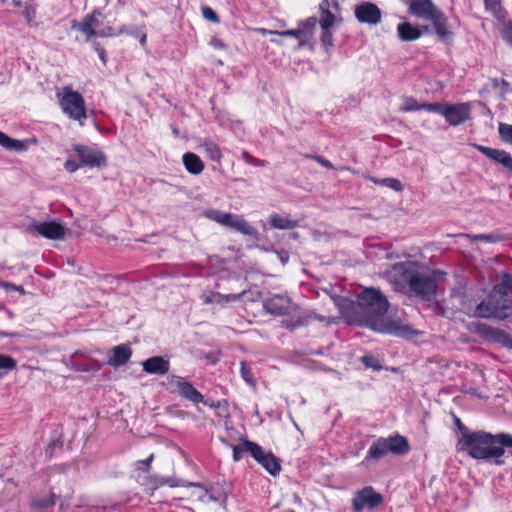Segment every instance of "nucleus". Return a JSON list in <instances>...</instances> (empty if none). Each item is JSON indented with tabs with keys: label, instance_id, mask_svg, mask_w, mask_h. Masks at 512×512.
Returning a JSON list of instances; mask_svg holds the SVG:
<instances>
[{
	"label": "nucleus",
	"instance_id": "obj_1",
	"mask_svg": "<svg viewBox=\"0 0 512 512\" xmlns=\"http://www.w3.org/2000/svg\"><path fill=\"white\" fill-rule=\"evenodd\" d=\"M337 305L342 316L350 324L366 326L377 332L400 337L413 333L409 326L385 318L389 302L386 296L376 288H366L357 295L356 301L341 299Z\"/></svg>",
	"mask_w": 512,
	"mask_h": 512
},
{
	"label": "nucleus",
	"instance_id": "obj_2",
	"mask_svg": "<svg viewBox=\"0 0 512 512\" xmlns=\"http://www.w3.org/2000/svg\"><path fill=\"white\" fill-rule=\"evenodd\" d=\"M459 286L464 289L459 294L461 310L469 316L504 320L509 316L512 309V276L504 274L498 284H496L486 299L480 303H475L471 295L466 291L468 280L460 277Z\"/></svg>",
	"mask_w": 512,
	"mask_h": 512
},
{
	"label": "nucleus",
	"instance_id": "obj_3",
	"mask_svg": "<svg viewBox=\"0 0 512 512\" xmlns=\"http://www.w3.org/2000/svg\"><path fill=\"white\" fill-rule=\"evenodd\" d=\"M391 280L401 289L406 287L416 296L431 300L437 290L439 272L422 273L416 262H401L392 266Z\"/></svg>",
	"mask_w": 512,
	"mask_h": 512
},
{
	"label": "nucleus",
	"instance_id": "obj_4",
	"mask_svg": "<svg viewBox=\"0 0 512 512\" xmlns=\"http://www.w3.org/2000/svg\"><path fill=\"white\" fill-rule=\"evenodd\" d=\"M458 445L461 450L468 451L475 459L499 458L504 454V447H512V436L509 434H492L478 431L469 433L465 431Z\"/></svg>",
	"mask_w": 512,
	"mask_h": 512
},
{
	"label": "nucleus",
	"instance_id": "obj_5",
	"mask_svg": "<svg viewBox=\"0 0 512 512\" xmlns=\"http://www.w3.org/2000/svg\"><path fill=\"white\" fill-rule=\"evenodd\" d=\"M58 96L62 111L82 126L87 118L86 105L82 95L70 87H63L62 94L59 93Z\"/></svg>",
	"mask_w": 512,
	"mask_h": 512
},
{
	"label": "nucleus",
	"instance_id": "obj_6",
	"mask_svg": "<svg viewBox=\"0 0 512 512\" xmlns=\"http://www.w3.org/2000/svg\"><path fill=\"white\" fill-rule=\"evenodd\" d=\"M409 451V444L406 438L395 436L389 438H380L374 442L368 452L366 459H380L387 455L388 452L402 455Z\"/></svg>",
	"mask_w": 512,
	"mask_h": 512
},
{
	"label": "nucleus",
	"instance_id": "obj_7",
	"mask_svg": "<svg viewBox=\"0 0 512 512\" xmlns=\"http://www.w3.org/2000/svg\"><path fill=\"white\" fill-rule=\"evenodd\" d=\"M204 215L220 225L235 229L236 231L247 235H256V229L251 226L242 216L232 213L222 212L216 209H210L204 212Z\"/></svg>",
	"mask_w": 512,
	"mask_h": 512
},
{
	"label": "nucleus",
	"instance_id": "obj_8",
	"mask_svg": "<svg viewBox=\"0 0 512 512\" xmlns=\"http://www.w3.org/2000/svg\"><path fill=\"white\" fill-rule=\"evenodd\" d=\"M426 110L442 114L450 125L456 126L470 118L471 106L469 103H461L443 106L432 103L425 106Z\"/></svg>",
	"mask_w": 512,
	"mask_h": 512
},
{
	"label": "nucleus",
	"instance_id": "obj_9",
	"mask_svg": "<svg viewBox=\"0 0 512 512\" xmlns=\"http://www.w3.org/2000/svg\"><path fill=\"white\" fill-rule=\"evenodd\" d=\"M471 330L489 342L512 349V337L502 329L494 328L485 323H473Z\"/></svg>",
	"mask_w": 512,
	"mask_h": 512
},
{
	"label": "nucleus",
	"instance_id": "obj_10",
	"mask_svg": "<svg viewBox=\"0 0 512 512\" xmlns=\"http://www.w3.org/2000/svg\"><path fill=\"white\" fill-rule=\"evenodd\" d=\"M383 501L381 494L377 493L371 486H367L358 491L353 498V508L356 512L363 509H374Z\"/></svg>",
	"mask_w": 512,
	"mask_h": 512
},
{
	"label": "nucleus",
	"instance_id": "obj_11",
	"mask_svg": "<svg viewBox=\"0 0 512 512\" xmlns=\"http://www.w3.org/2000/svg\"><path fill=\"white\" fill-rule=\"evenodd\" d=\"M264 307L267 312L279 316L293 315L298 311L297 305L293 304L287 297L281 295H274L264 302Z\"/></svg>",
	"mask_w": 512,
	"mask_h": 512
},
{
	"label": "nucleus",
	"instance_id": "obj_12",
	"mask_svg": "<svg viewBox=\"0 0 512 512\" xmlns=\"http://www.w3.org/2000/svg\"><path fill=\"white\" fill-rule=\"evenodd\" d=\"M252 448L253 458L260 463L271 475H277L281 466L278 459L271 452H264L258 444H249Z\"/></svg>",
	"mask_w": 512,
	"mask_h": 512
},
{
	"label": "nucleus",
	"instance_id": "obj_13",
	"mask_svg": "<svg viewBox=\"0 0 512 512\" xmlns=\"http://www.w3.org/2000/svg\"><path fill=\"white\" fill-rule=\"evenodd\" d=\"M97 14V12H93L92 14L85 16L81 22L74 21L72 23V28L84 33L87 39H90L92 36H107L108 34L103 30H97L101 24L97 18Z\"/></svg>",
	"mask_w": 512,
	"mask_h": 512
},
{
	"label": "nucleus",
	"instance_id": "obj_14",
	"mask_svg": "<svg viewBox=\"0 0 512 512\" xmlns=\"http://www.w3.org/2000/svg\"><path fill=\"white\" fill-rule=\"evenodd\" d=\"M355 16L361 23L376 25L381 21L380 9L371 2H364L355 7Z\"/></svg>",
	"mask_w": 512,
	"mask_h": 512
},
{
	"label": "nucleus",
	"instance_id": "obj_15",
	"mask_svg": "<svg viewBox=\"0 0 512 512\" xmlns=\"http://www.w3.org/2000/svg\"><path fill=\"white\" fill-rule=\"evenodd\" d=\"M32 228L43 237L53 240L63 239L66 234L65 227L54 221L37 223Z\"/></svg>",
	"mask_w": 512,
	"mask_h": 512
},
{
	"label": "nucleus",
	"instance_id": "obj_16",
	"mask_svg": "<svg viewBox=\"0 0 512 512\" xmlns=\"http://www.w3.org/2000/svg\"><path fill=\"white\" fill-rule=\"evenodd\" d=\"M407 5L411 14L426 20L438 10L431 0H408Z\"/></svg>",
	"mask_w": 512,
	"mask_h": 512
},
{
	"label": "nucleus",
	"instance_id": "obj_17",
	"mask_svg": "<svg viewBox=\"0 0 512 512\" xmlns=\"http://www.w3.org/2000/svg\"><path fill=\"white\" fill-rule=\"evenodd\" d=\"M75 150L84 165L100 167L106 163V158L100 151L82 146L76 147Z\"/></svg>",
	"mask_w": 512,
	"mask_h": 512
},
{
	"label": "nucleus",
	"instance_id": "obj_18",
	"mask_svg": "<svg viewBox=\"0 0 512 512\" xmlns=\"http://www.w3.org/2000/svg\"><path fill=\"white\" fill-rule=\"evenodd\" d=\"M474 147L491 160L499 164H502L505 168L512 172V157L506 151L493 149L477 144H475Z\"/></svg>",
	"mask_w": 512,
	"mask_h": 512
},
{
	"label": "nucleus",
	"instance_id": "obj_19",
	"mask_svg": "<svg viewBox=\"0 0 512 512\" xmlns=\"http://www.w3.org/2000/svg\"><path fill=\"white\" fill-rule=\"evenodd\" d=\"M429 20L432 21L435 32L441 40L451 38L452 31L448 26V19L440 10H437Z\"/></svg>",
	"mask_w": 512,
	"mask_h": 512
},
{
	"label": "nucleus",
	"instance_id": "obj_20",
	"mask_svg": "<svg viewBox=\"0 0 512 512\" xmlns=\"http://www.w3.org/2000/svg\"><path fill=\"white\" fill-rule=\"evenodd\" d=\"M144 371L164 375L169 371V361L160 356L151 357L142 363Z\"/></svg>",
	"mask_w": 512,
	"mask_h": 512
},
{
	"label": "nucleus",
	"instance_id": "obj_21",
	"mask_svg": "<svg viewBox=\"0 0 512 512\" xmlns=\"http://www.w3.org/2000/svg\"><path fill=\"white\" fill-rule=\"evenodd\" d=\"M132 351L126 345L116 346L112 351V356L108 360V364L113 367L124 365L131 357Z\"/></svg>",
	"mask_w": 512,
	"mask_h": 512
},
{
	"label": "nucleus",
	"instance_id": "obj_22",
	"mask_svg": "<svg viewBox=\"0 0 512 512\" xmlns=\"http://www.w3.org/2000/svg\"><path fill=\"white\" fill-rule=\"evenodd\" d=\"M183 163L186 170L193 175H198L204 170L203 161L192 152H187L183 155Z\"/></svg>",
	"mask_w": 512,
	"mask_h": 512
},
{
	"label": "nucleus",
	"instance_id": "obj_23",
	"mask_svg": "<svg viewBox=\"0 0 512 512\" xmlns=\"http://www.w3.org/2000/svg\"><path fill=\"white\" fill-rule=\"evenodd\" d=\"M177 388L180 395H182L186 399L194 403H199L203 401L202 394L198 392L189 382L178 380Z\"/></svg>",
	"mask_w": 512,
	"mask_h": 512
},
{
	"label": "nucleus",
	"instance_id": "obj_24",
	"mask_svg": "<svg viewBox=\"0 0 512 512\" xmlns=\"http://www.w3.org/2000/svg\"><path fill=\"white\" fill-rule=\"evenodd\" d=\"M244 293L245 292L243 291L239 294L223 295L218 292H210L208 295H205L203 297V301L205 304H211V303L224 304V303H227L230 301H236V300L240 299Z\"/></svg>",
	"mask_w": 512,
	"mask_h": 512
},
{
	"label": "nucleus",
	"instance_id": "obj_25",
	"mask_svg": "<svg viewBox=\"0 0 512 512\" xmlns=\"http://www.w3.org/2000/svg\"><path fill=\"white\" fill-rule=\"evenodd\" d=\"M169 485L170 487L177 486H193L201 488L199 483L186 482L184 480L176 479V478H158L154 477L151 479V486L153 489L158 488L159 486Z\"/></svg>",
	"mask_w": 512,
	"mask_h": 512
},
{
	"label": "nucleus",
	"instance_id": "obj_26",
	"mask_svg": "<svg viewBox=\"0 0 512 512\" xmlns=\"http://www.w3.org/2000/svg\"><path fill=\"white\" fill-rule=\"evenodd\" d=\"M399 37L403 41H412L418 39L422 35V31L410 23H401L398 25Z\"/></svg>",
	"mask_w": 512,
	"mask_h": 512
},
{
	"label": "nucleus",
	"instance_id": "obj_27",
	"mask_svg": "<svg viewBox=\"0 0 512 512\" xmlns=\"http://www.w3.org/2000/svg\"><path fill=\"white\" fill-rule=\"evenodd\" d=\"M270 224L275 229L289 230L297 227L299 222L286 216L273 214L270 216Z\"/></svg>",
	"mask_w": 512,
	"mask_h": 512
},
{
	"label": "nucleus",
	"instance_id": "obj_28",
	"mask_svg": "<svg viewBox=\"0 0 512 512\" xmlns=\"http://www.w3.org/2000/svg\"><path fill=\"white\" fill-rule=\"evenodd\" d=\"M0 145L8 150H14V151H24L27 149V145L25 142L16 140V139H12L1 131H0Z\"/></svg>",
	"mask_w": 512,
	"mask_h": 512
},
{
	"label": "nucleus",
	"instance_id": "obj_29",
	"mask_svg": "<svg viewBox=\"0 0 512 512\" xmlns=\"http://www.w3.org/2000/svg\"><path fill=\"white\" fill-rule=\"evenodd\" d=\"M321 9V19L320 25L323 30H329L334 25L336 20L335 15L328 9V4L325 5L324 2L320 4Z\"/></svg>",
	"mask_w": 512,
	"mask_h": 512
},
{
	"label": "nucleus",
	"instance_id": "obj_30",
	"mask_svg": "<svg viewBox=\"0 0 512 512\" xmlns=\"http://www.w3.org/2000/svg\"><path fill=\"white\" fill-rule=\"evenodd\" d=\"M55 504V495L50 494L47 496H44L42 498H35L31 501V507L37 511L42 512L46 510L47 508L53 506Z\"/></svg>",
	"mask_w": 512,
	"mask_h": 512
},
{
	"label": "nucleus",
	"instance_id": "obj_31",
	"mask_svg": "<svg viewBox=\"0 0 512 512\" xmlns=\"http://www.w3.org/2000/svg\"><path fill=\"white\" fill-rule=\"evenodd\" d=\"M203 147L205 149L206 154L208 155V157L211 160H213L217 163L221 162L222 153H221L219 146L216 143H214L212 141H205L203 143Z\"/></svg>",
	"mask_w": 512,
	"mask_h": 512
},
{
	"label": "nucleus",
	"instance_id": "obj_32",
	"mask_svg": "<svg viewBox=\"0 0 512 512\" xmlns=\"http://www.w3.org/2000/svg\"><path fill=\"white\" fill-rule=\"evenodd\" d=\"M462 236L470 239L471 241H485L488 243H495L503 240V236L499 234H478V235H472V234H462Z\"/></svg>",
	"mask_w": 512,
	"mask_h": 512
},
{
	"label": "nucleus",
	"instance_id": "obj_33",
	"mask_svg": "<svg viewBox=\"0 0 512 512\" xmlns=\"http://www.w3.org/2000/svg\"><path fill=\"white\" fill-rule=\"evenodd\" d=\"M316 24H317V19L315 17H310L306 21L302 22L299 25V28L303 32V37H304V39H306V42L309 40V37L312 35V32L315 29Z\"/></svg>",
	"mask_w": 512,
	"mask_h": 512
},
{
	"label": "nucleus",
	"instance_id": "obj_34",
	"mask_svg": "<svg viewBox=\"0 0 512 512\" xmlns=\"http://www.w3.org/2000/svg\"><path fill=\"white\" fill-rule=\"evenodd\" d=\"M249 444H255L254 442L245 440L241 445L235 446L233 448V458L235 461H238L242 458L244 452H249L252 455V448Z\"/></svg>",
	"mask_w": 512,
	"mask_h": 512
},
{
	"label": "nucleus",
	"instance_id": "obj_35",
	"mask_svg": "<svg viewBox=\"0 0 512 512\" xmlns=\"http://www.w3.org/2000/svg\"><path fill=\"white\" fill-rule=\"evenodd\" d=\"M309 319H318V320H320V321H323V320H324V318H323V317H321V316H318V315H316V314H309V315H308V316H306V317H300V316H299V317H298V319H297V321H296L295 323H292V322H291V321H289V320H286V321H284L283 323L285 324V326H286L287 328H294V327H296V326H302V325L306 324V323L308 322V320H309Z\"/></svg>",
	"mask_w": 512,
	"mask_h": 512
},
{
	"label": "nucleus",
	"instance_id": "obj_36",
	"mask_svg": "<svg viewBox=\"0 0 512 512\" xmlns=\"http://www.w3.org/2000/svg\"><path fill=\"white\" fill-rule=\"evenodd\" d=\"M485 6L488 10L492 11L494 16L498 19L503 18V11L500 5V0H484Z\"/></svg>",
	"mask_w": 512,
	"mask_h": 512
},
{
	"label": "nucleus",
	"instance_id": "obj_37",
	"mask_svg": "<svg viewBox=\"0 0 512 512\" xmlns=\"http://www.w3.org/2000/svg\"><path fill=\"white\" fill-rule=\"evenodd\" d=\"M426 105L427 104L419 105L415 99L406 98V99H404L403 106H402L401 110L406 111V112L416 111V110H420V109L426 110V107H425Z\"/></svg>",
	"mask_w": 512,
	"mask_h": 512
},
{
	"label": "nucleus",
	"instance_id": "obj_38",
	"mask_svg": "<svg viewBox=\"0 0 512 512\" xmlns=\"http://www.w3.org/2000/svg\"><path fill=\"white\" fill-rule=\"evenodd\" d=\"M381 185L389 187L396 192H402L404 189L403 184L396 178H384L381 179Z\"/></svg>",
	"mask_w": 512,
	"mask_h": 512
},
{
	"label": "nucleus",
	"instance_id": "obj_39",
	"mask_svg": "<svg viewBox=\"0 0 512 512\" xmlns=\"http://www.w3.org/2000/svg\"><path fill=\"white\" fill-rule=\"evenodd\" d=\"M281 36H292L299 40V46L302 47L306 44V39L303 37V32L298 27L297 29L285 30L282 32H278Z\"/></svg>",
	"mask_w": 512,
	"mask_h": 512
},
{
	"label": "nucleus",
	"instance_id": "obj_40",
	"mask_svg": "<svg viewBox=\"0 0 512 512\" xmlns=\"http://www.w3.org/2000/svg\"><path fill=\"white\" fill-rule=\"evenodd\" d=\"M241 376L247 384L255 387L256 383L253 374L244 361L241 362Z\"/></svg>",
	"mask_w": 512,
	"mask_h": 512
},
{
	"label": "nucleus",
	"instance_id": "obj_41",
	"mask_svg": "<svg viewBox=\"0 0 512 512\" xmlns=\"http://www.w3.org/2000/svg\"><path fill=\"white\" fill-rule=\"evenodd\" d=\"M102 367L101 363L96 360H90L85 364H78L76 369L83 372L98 371Z\"/></svg>",
	"mask_w": 512,
	"mask_h": 512
},
{
	"label": "nucleus",
	"instance_id": "obj_42",
	"mask_svg": "<svg viewBox=\"0 0 512 512\" xmlns=\"http://www.w3.org/2000/svg\"><path fill=\"white\" fill-rule=\"evenodd\" d=\"M499 134L503 141L512 143V125L501 123L499 125Z\"/></svg>",
	"mask_w": 512,
	"mask_h": 512
},
{
	"label": "nucleus",
	"instance_id": "obj_43",
	"mask_svg": "<svg viewBox=\"0 0 512 512\" xmlns=\"http://www.w3.org/2000/svg\"><path fill=\"white\" fill-rule=\"evenodd\" d=\"M362 361L367 367L373 368L374 370L382 369L379 359L373 355L364 356Z\"/></svg>",
	"mask_w": 512,
	"mask_h": 512
},
{
	"label": "nucleus",
	"instance_id": "obj_44",
	"mask_svg": "<svg viewBox=\"0 0 512 512\" xmlns=\"http://www.w3.org/2000/svg\"><path fill=\"white\" fill-rule=\"evenodd\" d=\"M201 11H202L203 17L206 20H208L210 22H213V23H219L220 22V19H219L218 15L216 14V12L212 8H210L208 6H204V7H202Z\"/></svg>",
	"mask_w": 512,
	"mask_h": 512
},
{
	"label": "nucleus",
	"instance_id": "obj_45",
	"mask_svg": "<svg viewBox=\"0 0 512 512\" xmlns=\"http://www.w3.org/2000/svg\"><path fill=\"white\" fill-rule=\"evenodd\" d=\"M16 367V361L7 355L0 354V369L12 370Z\"/></svg>",
	"mask_w": 512,
	"mask_h": 512
},
{
	"label": "nucleus",
	"instance_id": "obj_46",
	"mask_svg": "<svg viewBox=\"0 0 512 512\" xmlns=\"http://www.w3.org/2000/svg\"><path fill=\"white\" fill-rule=\"evenodd\" d=\"M500 30L502 36L512 44V22L503 23Z\"/></svg>",
	"mask_w": 512,
	"mask_h": 512
},
{
	"label": "nucleus",
	"instance_id": "obj_47",
	"mask_svg": "<svg viewBox=\"0 0 512 512\" xmlns=\"http://www.w3.org/2000/svg\"><path fill=\"white\" fill-rule=\"evenodd\" d=\"M29 25H34L33 21L36 18V9L32 6L26 7L23 12Z\"/></svg>",
	"mask_w": 512,
	"mask_h": 512
},
{
	"label": "nucleus",
	"instance_id": "obj_48",
	"mask_svg": "<svg viewBox=\"0 0 512 512\" xmlns=\"http://www.w3.org/2000/svg\"><path fill=\"white\" fill-rule=\"evenodd\" d=\"M153 458H154V455L151 454L146 460L138 461L136 463V469L143 471V472L148 471Z\"/></svg>",
	"mask_w": 512,
	"mask_h": 512
},
{
	"label": "nucleus",
	"instance_id": "obj_49",
	"mask_svg": "<svg viewBox=\"0 0 512 512\" xmlns=\"http://www.w3.org/2000/svg\"><path fill=\"white\" fill-rule=\"evenodd\" d=\"M313 159L316 160L319 164H321L325 168L334 169L333 164L329 160L323 158L322 156L315 155V156H313Z\"/></svg>",
	"mask_w": 512,
	"mask_h": 512
},
{
	"label": "nucleus",
	"instance_id": "obj_50",
	"mask_svg": "<svg viewBox=\"0 0 512 512\" xmlns=\"http://www.w3.org/2000/svg\"><path fill=\"white\" fill-rule=\"evenodd\" d=\"M210 45H212L213 47H215L217 49H225L227 47L226 44L221 39H219L217 37H213L210 40Z\"/></svg>",
	"mask_w": 512,
	"mask_h": 512
},
{
	"label": "nucleus",
	"instance_id": "obj_51",
	"mask_svg": "<svg viewBox=\"0 0 512 512\" xmlns=\"http://www.w3.org/2000/svg\"><path fill=\"white\" fill-rule=\"evenodd\" d=\"M322 42L328 46L332 45V34L329 32V30H324L322 35Z\"/></svg>",
	"mask_w": 512,
	"mask_h": 512
},
{
	"label": "nucleus",
	"instance_id": "obj_52",
	"mask_svg": "<svg viewBox=\"0 0 512 512\" xmlns=\"http://www.w3.org/2000/svg\"><path fill=\"white\" fill-rule=\"evenodd\" d=\"M78 167H79V166H78V164H77L75 161H70V160H69V161H67V162L65 163V168H66V170H67V171H69V172H74V171H76V170L78 169Z\"/></svg>",
	"mask_w": 512,
	"mask_h": 512
},
{
	"label": "nucleus",
	"instance_id": "obj_53",
	"mask_svg": "<svg viewBox=\"0 0 512 512\" xmlns=\"http://www.w3.org/2000/svg\"><path fill=\"white\" fill-rule=\"evenodd\" d=\"M242 158L248 164H255V159L248 152H243Z\"/></svg>",
	"mask_w": 512,
	"mask_h": 512
},
{
	"label": "nucleus",
	"instance_id": "obj_54",
	"mask_svg": "<svg viewBox=\"0 0 512 512\" xmlns=\"http://www.w3.org/2000/svg\"><path fill=\"white\" fill-rule=\"evenodd\" d=\"M2 287H4L7 291H15L16 285L8 282L0 283Z\"/></svg>",
	"mask_w": 512,
	"mask_h": 512
},
{
	"label": "nucleus",
	"instance_id": "obj_55",
	"mask_svg": "<svg viewBox=\"0 0 512 512\" xmlns=\"http://www.w3.org/2000/svg\"><path fill=\"white\" fill-rule=\"evenodd\" d=\"M455 424L458 426L459 429H464L463 424L461 423L460 419L455 417L454 418Z\"/></svg>",
	"mask_w": 512,
	"mask_h": 512
},
{
	"label": "nucleus",
	"instance_id": "obj_56",
	"mask_svg": "<svg viewBox=\"0 0 512 512\" xmlns=\"http://www.w3.org/2000/svg\"><path fill=\"white\" fill-rule=\"evenodd\" d=\"M262 34H278L277 31H271V30H266V29H260L259 30Z\"/></svg>",
	"mask_w": 512,
	"mask_h": 512
},
{
	"label": "nucleus",
	"instance_id": "obj_57",
	"mask_svg": "<svg viewBox=\"0 0 512 512\" xmlns=\"http://www.w3.org/2000/svg\"><path fill=\"white\" fill-rule=\"evenodd\" d=\"M99 52V56L103 62H105V52L103 49H97Z\"/></svg>",
	"mask_w": 512,
	"mask_h": 512
},
{
	"label": "nucleus",
	"instance_id": "obj_58",
	"mask_svg": "<svg viewBox=\"0 0 512 512\" xmlns=\"http://www.w3.org/2000/svg\"><path fill=\"white\" fill-rule=\"evenodd\" d=\"M368 179L370 181H372L373 183H375V184H380L381 185V179L379 180V179H376V178L371 177V176H369Z\"/></svg>",
	"mask_w": 512,
	"mask_h": 512
},
{
	"label": "nucleus",
	"instance_id": "obj_59",
	"mask_svg": "<svg viewBox=\"0 0 512 512\" xmlns=\"http://www.w3.org/2000/svg\"><path fill=\"white\" fill-rule=\"evenodd\" d=\"M15 291H18V292H20L21 294H25V290L23 289V287H22V286H16Z\"/></svg>",
	"mask_w": 512,
	"mask_h": 512
},
{
	"label": "nucleus",
	"instance_id": "obj_60",
	"mask_svg": "<svg viewBox=\"0 0 512 512\" xmlns=\"http://www.w3.org/2000/svg\"><path fill=\"white\" fill-rule=\"evenodd\" d=\"M282 263H286L288 261V255L285 254L284 256H281Z\"/></svg>",
	"mask_w": 512,
	"mask_h": 512
},
{
	"label": "nucleus",
	"instance_id": "obj_61",
	"mask_svg": "<svg viewBox=\"0 0 512 512\" xmlns=\"http://www.w3.org/2000/svg\"><path fill=\"white\" fill-rule=\"evenodd\" d=\"M207 494V490H203L201 495L199 496L200 499H202L204 497V495Z\"/></svg>",
	"mask_w": 512,
	"mask_h": 512
},
{
	"label": "nucleus",
	"instance_id": "obj_62",
	"mask_svg": "<svg viewBox=\"0 0 512 512\" xmlns=\"http://www.w3.org/2000/svg\"><path fill=\"white\" fill-rule=\"evenodd\" d=\"M335 322H336V321H335V319H334V318H329V319H328V321H327V323H328V324L335 323Z\"/></svg>",
	"mask_w": 512,
	"mask_h": 512
},
{
	"label": "nucleus",
	"instance_id": "obj_63",
	"mask_svg": "<svg viewBox=\"0 0 512 512\" xmlns=\"http://www.w3.org/2000/svg\"><path fill=\"white\" fill-rule=\"evenodd\" d=\"M145 41H146V36L144 35V36L141 38L140 42H141L142 44H144V43H145Z\"/></svg>",
	"mask_w": 512,
	"mask_h": 512
},
{
	"label": "nucleus",
	"instance_id": "obj_64",
	"mask_svg": "<svg viewBox=\"0 0 512 512\" xmlns=\"http://www.w3.org/2000/svg\"><path fill=\"white\" fill-rule=\"evenodd\" d=\"M219 404H220L219 402H218V404H217V405H216V403H212V404H210V406H211V407H214V408H217V407H219Z\"/></svg>",
	"mask_w": 512,
	"mask_h": 512
}]
</instances>
